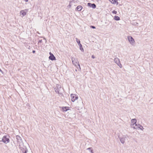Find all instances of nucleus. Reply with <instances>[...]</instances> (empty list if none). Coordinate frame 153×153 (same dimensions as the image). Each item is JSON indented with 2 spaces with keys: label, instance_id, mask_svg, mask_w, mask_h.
<instances>
[{
  "label": "nucleus",
  "instance_id": "obj_23",
  "mask_svg": "<svg viewBox=\"0 0 153 153\" xmlns=\"http://www.w3.org/2000/svg\"><path fill=\"white\" fill-rule=\"evenodd\" d=\"M112 13L114 14H116L117 13V12L115 10H113L112 12Z\"/></svg>",
  "mask_w": 153,
  "mask_h": 153
},
{
  "label": "nucleus",
  "instance_id": "obj_31",
  "mask_svg": "<svg viewBox=\"0 0 153 153\" xmlns=\"http://www.w3.org/2000/svg\"><path fill=\"white\" fill-rule=\"evenodd\" d=\"M2 70L0 68V72H2Z\"/></svg>",
  "mask_w": 153,
  "mask_h": 153
},
{
  "label": "nucleus",
  "instance_id": "obj_2",
  "mask_svg": "<svg viewBox=\"0 0 153 153\" xmlns=\"http://www.w3.org/2000/svg\"><path fill=\"white\" fill-rule=\"evenodd\" d=\"M127 38L130 44L132 45H133L135 43V41L133 38L129 36H128Z\"/></svg>",
  "mask_w": 153,
  "mask_h": 153
},
{
  "label": "nucleus",
  "instance_id": "obj_16",
  "mask_svg": "<svg viewBox=\"0 0 153 153\" xmlns=\"http://www.w3.org/2000/svg\"><path fill=\"white\" fill-rule=\"evenodd\" d=\"M16 138L19 142H20L22 140L21 137L19 135H17L16 136Z\"/></svg>",
  "mask_w": 153,
  "mask_h": 153
},
{
  "label": "nucleus",
  "instance_id": "obj_17",
  "mask_svg": "<svg viewBox=\"0 0 153 153\" xmlns=\"http://www.w3.org/2000/svg\"><path fill=\"white\" fill-rule=\"evenodd\" d=\"M114 19V20L116 21H118L120 20V18L119 16H115Z\"/></svg>",
  "mask_w": 153,
  "mask_h": 153
},
{
  "label": "nucleus",
  "instance_id": "obj_13",
  "mask_svg": "<svg viewBox=\"0 0 153 153\" xmlns=\"http://www.w3.org/2000/svg\"><path fill=\"white\" fill-rule=\"evenodd\" d=\"M137 121L136 119H133L131 120V123L133 124V125L136 124Z\"/></svg>",
  "mask_w": 153,
  "mask_h": 153
},
{
  "label": "nucleus",
  "instance_id": "obj_25",
  "mask_svg": "<svg viewBox=\"0 0 153 153\" xmlns=\"http://www.w3.org/2000/svg\"><path fill=\"white\" fill-rule=\"evenodd\" d=\"M25 10V11H26V13L27 12L28 10V9H26L25 10Z\"/></svg>",
  "mask_w": 153,
  "mask_h": 153
},
{
  "label": "nucleus",
  "instance_id": "obj_21",
  "mask_svg": "<svg viewBox=\"0 0 153 153\" xmlns=\"http://www.w3.org/2000/svg\"><path fill=\"white\" fill-rule=\"evenodd\" d=\"M135 125V126L134 127V128L137 129V128H139V126H138V124H136Z\"/></svg>",
  "mask_w": 153,
  "mask_h": 153
},
{
  "label": "nucleus",
  "instance_id": "obj_27",
  "mask_svg": "<svg viewBox=\"0 0 153 153\" xmlns=\"http://www.w3.org/2000/svg\"><path fill=\"white\" fill-rule=\"evenodd\" d=\"M24 153H27V151L26 150H25L24 152H23Z\"/></svg>",
  "mask_w": 153,
  "mask_h": 153
},
{
  "label": "nucleus",
  "instance_id": "obj_28",
  "mask_svg": "<svg viewBox=\"0 0 153 153\" xmlns=\"http://www.w3.org/2000/svg\"><path fill=\"white\" fill-rule=\"evenodd\" d=\"M35 50H33V51H32V52L33 53H34L35 52Z\"/></svg>",
  "mask_w": 153,
  "mask_h": 153
},
{
  "label": "nucleus",
  "instance_id": "obj_5",
  "mask_svg": "<svg viewBox=\"0 0 153 153\" xmlns=\"http://www.w3.org/2000/svg\"><path fill=\"white\" fill-rule=\"evenodd\" d=\"M127 137V135H124L123 136L121 137H119L121 142L122 144H123L125 143V140Z\"/></svg>",
  "mask_w": 153,
  "mask_h": 153
},
{
  "label": "nucleus",
  "instance_id": "obj_18",
  "mask_svg": "<svg viewBox=\"0 0 153 153\" xmlns=\"http://www.w3.org/2000/svg\"><path fill=\"white\" fill-rule=\"evenodd\" d=\"M76 42L78 44V45H79L80 44V42L79 40L78 39H77V38H76Z\"/></svg>",
  "mask_w": 153,
  "mask_h": 153
},
{
  "label": "nucleus",
  "instance_id": "obj_6",
  "mask_svg": "<svg viewBox=\"0 0 153 153\" xmlns=\"http://www.w3.org/2000/svg\"><path fill=\"white\" fill-rule=\"evenodd\" d=\"M114 62L116 63L120 68L122 67V65L120 64L119 59L117 58H116L114 59Z\"/></svg>",
  "mask_w": 153,
  "mask_h": 153
},
{
  "label": "nucleus",
  "instance_id": "obj_12",
  "mask_svg": "<svg viewBox=\"0 0 153 153\" xmlns=\"http://www.w3.org/2000/svg\"><path fill=\"white\" fill-rule=\"evenodd\" d=\"M109 1L113 4H118V2H117V0H109Z\"/></svg>",
  "mask_w": 153,
  "mask_h": 153
},
{
  "label": "nucleus",
  "instance_id": "obj_1",
  "mask_svg": "<svg viewBox=\"0 0 153 153\" xmlns=\"http://www.w3.org/2000/svg\"><path fill=\"white\" fill-rule=\"evenodd\" d=\"M71 60L72 61V62L73 64L76 66V65H77L78 67H77V68L78 69V68H79V69H80V67L79 64V62L76 59H75L74 58L72 57L71 58Z\"/></svg>",
  "mask_w": 153,
  "mask_h": 153
},
{
  "label": "nucleus",
  "instance_id": "obj_8",
  "mask_svg": "<svg viewBox=\"0 0 153 153\" xmlns=\"http://www.w3.org/2000/svg\"><path fill=\"white\" fill-rule=\"evenodd\" d=\"M49 54L50 56H49V58L52 61L56 60L55 57L51 52H50Z\"/></svg>",
  "mask_w": 153,
  "mask_h": 153
},
{
  "label": "nucleus",
  "instance_id": "obj_14",
  "mask_svg": "<svg viewBox=\"0 0 153 153\" xmlns=\"http://www.w3.org/2000/svg\"><path fill=\"white\" fill-rule=\"evenodd\" d=\"M62 109L63 111H66L68 110V107H62Z\"/></svg>",
  "mask_w": 153,
  "mask_h": 153
},
{
  "label": "nucleus",
  "instance_id": "obj_30",
  "mask_svg": "<svg viewBox=\"0 0 153 153\" xmlns=\"http://www.w3.org/2000/svg\"><path fill=\"white\" fill-rule=\"evenodd\" d=\"M26 2H27L28 1V0H24Z\"/></svg>",
  "mask_w": 153,
  "mask_h": 153
},
{
  "label": "nucleus",
  "instance_id": "obj_22",
  "mask_svg": "<svg viewBox=\"0 0 153 153\" xmlns=\"http://www.w3.org/2000/svg\"><path fill=\"white\" fill-rule=\"evenodd\" d=\"M90 27L91 28H93V29H95L96 28V27L94 26H92V25L90 26Z\"/></svg>",
  "mask_w": 153,
  "mask_h": 153
},
{
  "label": "nucleus",
  "instance_id": "obj_7",
  "mask_svg": "<svg viewBox=\"0 0 153 153\" xmlns=\"http://www.w3.org/2000/svg\"><path fill=\"white\" fill-rule=\"evenodd\" d=\"M71 101L73 102H74L75 100L78 99V96L75 94H71Z\"/></svg>",
  "mask_w": 153,
  "mask_h": 153
},
{
  "label": "nucleus",
  "instance_id": "obj_3",
  "mask_svg": "<svg viewBox=\"0 0 153 153\" xmlns=\"http://www.w3.org/2000/svg\"><path fill=\"white\" fill-rule=\"evenodd\" d=\"M2 141L5 143H7L10 141L9 139L6 136H4L2 138Z\"/></svg>",
  "mask_w": 153,
  "mask_h": 153
},
{
  "label": "nucleus",
  "instance_id": "obj_19",
  "mask_svg": "<svg viewBox=\"0 0 153 153\" xmlns=\"http://www.w3.org/2000/svg\"><path fill=\"white\" fill-rule=\"evenodd\" d=\"M138 126H139V128L141 130H143V129H144V128H143V127L141 126L140 125V124H138Z\"/></svg>",
  "mask_w": 153,
  "mask_h": 153
},
{
  "label": "nucleus",
  "instance_id": "obj_11",
  "mask_svg": "<svg viewBox=\"0 0 153 153\" xmlns=\"http://www.w3.org/2000/svg\"><path fill=\"white\" fill-rule=\"evenodd\" d=\"M82 8V7L81 5H79L76 7V10L78 11H80Z\"/></svg>",
  "mask_w": 153,
  "mask_h": 153
},
{
  "label": "nucleus",
  "instance_id": "obj_29",
  "mask_svg": "<svg viewBox=\"0 0 153 153\" xmlns=\"http://www.w3.org/2000/svg\"><path fill=\"white\" fill-rule=\"evenodd\" d=\"M71 3H69V4L68 5V6L69 7H71Z\"/></svg>",
  "mask_w": 153,
  "mask_h": 153
},
{
  "label": "nucleus",
  "instance_id": "obj_34",
  "mask_svg": "<svg viewBox=\"0 0 153 153\" xmlns=\"http://www.w3.org/2000/svg\"><path fill=\"white\" fill-rule=\"evenodd\" d=\"M44 39H45V40H46L45 39V38H44Z\"/></svg>",
  "mask_w": 153,
  "mask_h": 153
},
{
  "label": "nucleus",
  "instance_id": "obj_9",
  "mask_svg": "<svg viewBox=\"0 0 153 153\" xmlns=\"http://www.w3.org/2000/svg\"><path fill=\"white\" fill-rule=\"evenodd\" d=\"M88 6L91 7H92L93 9H94L96 7V5L94 4H91L90 3H88Z\"/></svg>",
  "mask_w": 153,
  "mask_h": 153
},
{
  "label": "nucleus",
  "instance_id": "obj_10",
  "mask_svg": "<svg viewBox=\"0 0 153 153\" xmlns=\"http://www.w3.org/2000/svg\"><path fill=\"white\" fill-rule=\"evenodd\" d=\"M20 15H22L23 16H24L26 14V11L25 10H22L20 11Z\"/></svg>",
  "mask_w": 153,
  "mask_h": 153
},
{
  "label": "nucleus",
  "instance_id": "obj_4",
  "mask_svg": "<svg viewBox=\"0 0 153 153\" xmlns=\"http://www.w3.org/2000/svg\"><path fill=\"white\" fill-rule=\"evenodd\" d=\"M61 89V86L59 84L56 85V88H55V91L56 92L59 94V91H60Z\"/></svg>",
  "mask_w": 153,
  "mask_h": 153
},
{
  "label": "nucleus",
  "instance_id": "obj_15",
  "mask_svg": "<svg viewBox=\"0 0 153 153\" xmlns=\"http://www.w3.org/2000/svg\"><path fill=\"white\" fill-rule=\"evenodd\" d=\"M78 45L79 46L80 50L82 52H83L84 49L82 48V45L81 44H79Z\"/></svg>",
  "mask_w": 153,
  "mask_h": 153
},
{
  "label": "nucleus",
  "instance_id": "obj_32",
  "mask_svg": "<svg viewBox=\"0 0 153 153\" xmlns=\"http://www.w3.org/2000/svg\"><path fill=\"white\" fill-rule=\"evenodd\" d=\"M96 1H99V0H96Z\"/></svg>",
  "mask_w": 153,
  "mask_h": 153
},
{
  "label": "nucleus",
  "instance_id": "obj_33",
  "mask_svg": "<svg viewBox=\"0 0 153 153\" xmlns=\"http://www.w3.org/2000/svg\"><path fill=\"white\" fill-rule=\"evenodd\" d=\"M89 150L91 152V150Z\"/></svg>",
  "mask_w": 153,
  "mask_h": 153
},
{
  "label": "nucleus",
  "instance_id": "obj_26",
  "mask_svg": "<svg viewBox=\"0 0 153 153\" xmlns=\"http://www.w3.org/2000/svg\"><path fill=\"white\" fill-rule=\"evenodd\" d=\"M42 42V40H40L38 42V43H41V42Z\"/></svg>",
  "mask_w": 153,
  "mask_h": 153
},
{
  "label": "nucleus",
  "instance_id": "obj_20",
  "mask_svg": "<svg viewBox=\"0 0 153 153\" xmlns=\"http://www.w3.org/2000/svg\"><path fill=\"white\" fill-rule=\"evenodd\" d=\"M87 150H91V153H94L93 152V150L92 149V148L91 147H89L87 149Z\"/></svg>",
  "mask_w": 153,
  "mask_h": 153
},
{
  "label": "nucleus",
  "instance_id": "obj_24",
  "mask_svg": "<svg viewBox=\"0 0 153 153\" xmlns=\"http://www.w3.org/2000/svg\"><path fill=\"white\" fill-rule=\"evenodd\" d=\"M91 57L93 59H94L95 58V56L94 55H92V56H91Z\"/></svg>",
  "mask_w": 153,
  "mask_h": 153
}]
</instances>
